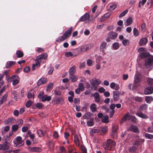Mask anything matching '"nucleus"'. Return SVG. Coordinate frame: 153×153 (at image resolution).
Returning a JSON list of instances; mask_svg holds the SVG:
<instances>
[{
	"label": "nucleus",
	"mask_w": 153,
	"mask_h": 153,
	"mask_svg": "<svg viewBox=\"0 0 153 153\" xmlns=\"http://www.w3.org/2000/svg\"><path fill=\"white\" fill-rule=\"evenodd\" d=\"M18 126L17 125H13L12 127V130L13 131H16L18 130Z\"/></svg>",
	"instance_id": "37"
},
{
	"label": "nucleus",
	"mask_w": 153,
	"mask_h": 153,
	"mask_svg": "<svg viewBox=\"0 0 153 153\" xmlns=\"http://www.w3.org/2000/svg\"><path fill=\"white\" fill-rule=\"evenodd\" d=\"M93 118H91L87 122V124L88 126H91L94 125V122L93 121Z\"/></svg>",
	"instance_id": "29"
},
{
	"label": "nucleus",
	"mask_w": 153,
	"mask_h": 153,
	"mask_svg": "<svg viewBox=\"0 0 153 153\" xmlns=\"http://www.w3.org/2000/svg\"><path fill=\"white\" fill-rule=\"evenodd\" d=\"M60 151L62 153H65V149L64 146L62 147L60 149Z\"/></svg>",
	"instance_id": "64"
},
{
	"label": "nucleus",
	"mask_w": 153,
	"mask_h": 153,
	"mask_svg": "<svg viewBox=\"0 0 153 153\" xmlns=\"http://www.w3.org/2000/svg\"><path fill=\"white\" fill-rule=\"evenodd\" d=\"M136 114L140 117L143 118V113L141 112H139L137 113Z\"/></svg>",
	"instance_id": "55"
},
{
	"label": "nucleus",
	"mask_w": 153,
	"mask_h": 153,
	"mask_svg": "<svg viewBox=\"0 0 153 153\" xmlns=\"http://www.w3.org/2000/svg\"><path fill=\"white\" fill-rule=\"evenodd\" d=\"M31 105V102L30 100H28L26 103V106L27 108L30 107Z\"/></svg>",
	"instance_id": "46"
},
{
	"label": "nucleus",
	"mask_w": 153,
	"mask_h": 153,
	"mask_svg": "<svg viewBox=\"0 0 153 153\" xmlns=\"http://www.w3.org/2000/svg\"><path fill=\"white\" fill-rule=\"evenodd\" d=\"M81 91H83L84 89V86L82 83H79V87L78 88Z\"/></svg>",
	"instance_id": "38"
},
{
	"label": "nucleus",
	"mask_w": 153,
	"mask_h": 153,
	"mask_svg": "<svg viewBox=\"0 0 153 153\" xmlns=\"http://www.w3.org/2000/svg\"><path fill=\"white\" fill-rule=\"evenodd\" d=\"M117 5L115 4H113L110 6L109 10L110 11L112 10L116 7Z\"/></svg>",
	"instance_id": "42"
},
{
	"label": "nucleus",
	"mask_w": 153,
	"mask_h": 153,
	"mask_svg": "<svg viewBox=\"0 0 153 153\" xmlns=\"http://www.w3.org/2000/svg\"><path fill=\"white\" fill-rule=\"evenodd\" d=\"M37 133L39 136H41L43 135V131L41 130H38L37 131Z\"/></svg>",
	"instance_id": "51"
},
{
	"label": "nucleus",
	"mask_w": 153,
	"mask_h": 153,
	"mask_svg": "<svg viewBox=\"0 0 153 153\" xmlns=\"http://www.w3.org/2000/svg\"><path fill=\"white\" fill-rule=\"evenodd\" d=\"M56 103L61 104H63L64 102L63 99L62 97H60L57 98L56 100Z\"/></svg>",
	"instance_id": "33"
},
{
	"label": "nucleus",
	"mask_w": 153,
	"mask_h": 153,
	"mask_svg": "<svg viewBox=\"0 0 153 153\" xmlns=\"http://www.w3.org/2000/svg\"><path fill=\"white\" fill-rule=\"evenodd\" d=\"M138 51L139 53L137 59L138 61H139L140 59L143 58V48H140L138 49Z\"/></svg>",
	"instance_id": "11"
},
{
	"label": "nucleus",
	"mask_w": 153,
	"mask_h": 153,
	"mask_svg": "<svg viewBox=\"0 0 153 153\" xmlns=\"http://www.w3.org/2000/svg\"><path fill=\"white\" fill-rule=\"evenodd\" d=\"M16 121V120L13 118H8L5 120L4 121V123L6 125L11 124L14 123Z\"/></svg>",
	"instance_id": "16"
},
{
	"label": "nucleus",
	"mask_w": 153,
	"mask_h": 153,
	"mask_svg": "<svg viewBox=\"0 0 153 153\" xmlns=\"http://www.w3.org/2000/svg\"><path fill=\"white\" fill-rule=\"evenodd\" d=\"M128 130L135 133L137 132L138 131V128L134 125L131 126Z\"/></svg>",
	"instance_id": "21"
},
{
	"label": "nucleus",
	"mask_w": 153,
	"mask_h": 153,
	"mask_svg": "<svg viewBox=\"0 0 153 153\" xmlns=\"http://www.w3.org/2000/svg\"><path fill=\"white\" fill-rule=\"evenodd\" d=\"M81 149L83 153H87V149L85 147L82 146Z\"/></svg>",
	"instance_id": "60"
},
{
	"label": "nucleus",
	"mask_w": 153,
	"mask_h": 153,
	"mask_svg": "<svg viewBox=\"0 0 153 153\" xmlns=\"http://www.w3.org/2000/svg\"><path fill=\"white\" fill-rule=\"evenodd\" d=\"M43 102L45 101H49L51 99V97L50 96H47L46 95H44L41 99Z\"/></svg>",
	"instance_id": "25"
},
{
	"label": "nucleus",
	"mask_w": 153,
	"mask_h": 153,
	"mask_svg": "<svg viewBox=\"0 0 153 153\" xmlns=\"http://www.w3.org/2000/svg\"><path fill=\"white\" fill-rule=\"evenodd\" d=\"M120 92H119L118 91H113V99L115 100H117L119 98V96Z\"/></svg>",
	"instance_id": "13"
},
{
	"label": "nucleus",
	"mask_w": 153,
	"mask_h": 153,
	"mask_svg": "<svg viewBox=\"0 0 153 153\" xmlns=\"http://www.w3.org/2000/svg\"><path fill=\"white\" fill-rule=\"evenodd\" d=\"M15 62H13L12 61H8L7 62L6 65V68H8L11 66L13 65L15 63Z\"/></svg>",
	"instance_id": "34"
},
{
	"label": "nucleus",
	"mask_w": 153,
	"mask_h": 153,
	"mask_svg": "<svg viewBox=\"0 0 153 153\" xmlns=\"http://www.w3.org/2000/svg\"><path fill=\"white\" fill-rule=\"evenodd\" d=\"M73 28L72 27L69 28L65 32L63 35L59 36L57 39L56 41L58 42H61L64 41L68 38L69 37L72 33Z\"/></svg>",
	"instance_id": "4"
},
{
	"label": "nucleus",
	"mask_w": 153,
	"mask_h": 153,
	"mask_svg": "<svg viewBox=\"0 0 153 153\" xmlns=\"http://www.w3.org/2000/svg\"><path fill=\"white\" fill-rule=\"evenodd\" d=\"M65 55L66 57H69L72 56L73 54L71 52L69 51L65 53Z\"/></svg>",
	"instance_id": "48"
},
{
	"label": "nucleus",
	"mask_w": 153,
	"mask_h": 153,
	"mask_svg": "<svg viewBox=\"0 0 153 153\" xmlns=\"http://www.w3.org/2000/svg\"><path fill=\"white\" fill-rule=\"evenodd\" d=\"M47 57V55L46 53H44L39 55L37 57V59H45Z\"/></svg>",
	"instance_id": "28"
},
{
	"label": "nucleus",
	"mask_w": 153,
	"mask_h": 153,
	"mask_svg": "<svg viewBox=\"0 0 153 153\" xmlns=\"http://www.w3.org/2000/svg\"><path fill=\"white\" fill-rule=\"evenodd\" d=\"M8 81L9 82H12L13 85H16L19 82V78L17 75H13L9 78Z\"/></svg>",
	"instance_id": "8"
},
{
	"label": "nucleus",
	"mask_w": 153,
	"mask_h": 153,
	"mask_svg": "<svg viewBox=\"0 0 153 153\" xmlns=\"http://www.w3.org/2000/svg\"><path fill=\"white\" fill-rule=\"evenodd\" d=\"M148 84L151 85L153 84V79H149L147 81Z\"/></svg>",
	"instance_id": "53"
},
{
	"label": "nucleus",
	"mask_w": 153,
	"mask_h": 153,
	"mask_svg": "<svg viewBox=\"0 0 153 153\" xmlns=\"http://www.w3.org/2000/svg\"><path fill=\"white\" fill-rule=\"evenodd\" d=\"M27 97L28 99H30L32 98H33V99H34V95L32 93L30 92H28L27 95Z\"/></svg>",
	"instance_id": "44"
},
{
	"label": "nucleus",
	"mask_w": 153,
	"mask_h": 153,
	"mask_svg": "<svg viewBox=\"0 0 153 153\" xmlns=\"http://www.w3.org/2000/svg\"><path fill=\"white\" fill-rule=\"evenodd\" d=\"M132 22V19L131 18H128L126 20L125 25L126 26H128L131 24Z\"/></svg>",
	"instance_id": "32"
},
{
	"label": "nucleus",
	"mask_w": 153,
	"mask_h": 153,
	"mask_svg": "<svg viewBox=\"0 0 153 153\" xmlns=\"http://www.w3.org/2000/svg\"><path fill=\"white\" fill-rule=\"evenodd\" d=\"M153 93V88L151 86L147 87L144 91V94H149Z\"/></svg>",
	"instance_id": "12"
},
{
	"label": "nucleus",
	"mask_w": 153,
	"mask_h": 153,
	"mask_svg": "<svg viewBox=\"0 0 153 153\" xmlns=\"http://www.w3.org/2000/svg\"><path fill=\"white\" fill-rule=\"evenodd\" d=\"M93 96L94 97V98H98L100 97V95L98 92H96L94 93L93 94Z\"/></svg>",
	"instance_id": "54"
},
{
	"label": "nucleus",
	"mask_w": 153,
	"mask_h": 153,
	"mask_svg": "<svg viewBox=\"0 0 153 153\" xmlns=\"http://www.w3.org/2000/svg\"><path fill=\"white\" fill-rule=\"evenodd\" d=\"M127 120V117L126 116V114L123 117V118L121 120L120 123L122 124L123 122L125 120Z\"/></svg>",
	"instance_id": "52"
},
{
	"label": "nucleus",
	"mask_w": 153,
	"mask_h": 153,
	"mask_svg": "<svg viewBox=\"0 0 153 153\" xmlns=\"http://www.w3.org/2000/svg\"><path fill=\"white\" fill-rule=\"evenodd\" d=\"M133 34L135 36H137L139 35V32L138 30L136 28H134L133 30Z\"/></svg>",
	"instance_id": "39"
},
{
	"label": "nucleus",
	"mask_w": 153,
	"mask_h": 153,
	"mask_svg": "<svg viewBox=\"0 0 153 153\" xmlns=\"http://www.w3.org/2000/svg\"><path fill=\"white\" fill-rule=\"evenodd\" d=\"M44 93L43 92H40L38 95V97L39 99H41L42 98V97L44 96Z\"/></svg>",
	"instance_id": "50"
},
{
	"label": "nucleus",
	"mask_w": 153,
	"mask_h": 153,
	"mask_svg": "<svg viewBox=\"0 0 153 153\" xmlns=\"http://www.w3.org/2000/svg\"><path fill=\"white\" fill-rule=\"evenodd\" d=\"M93 116V114L90 112L86 113L82 116L83 119H90Z\"/></svg>",
	"instance_id": "17"
},
{
	"label": "nucleus",
	"mask_w": 153,
	"mask_h": 153,
	"mask_svg": "<svg viewBox=\"0 0 153 153\" xmlns=\"http://www.w3.org/2000/svg\"><path fill=\"white\" fill-rule=\"evenodd\" d=\"M12 148L10 147L8 144L0 145V150H3L5 152H7V153H17L20 150L19 149L13 150H12Z\"/></svg>",
	"instance_id": "5"
},
{
	"label": "nucleus",
	"mask_w": 153,
	"mask_h": 153,
	"mask_svg": "<svg viewBox=\"0 0 153 153\" xmlns=\"http://www.w3.org/2000/svg\"><path fill=\"white\" fill-rule=\"evenodd\" d=\"M106 43L105 42H102L101 43L100 45V50L102 51H103L104 49L106 48Z\"/></svg>",
	"instance_id": "31"
},
{
	"label": "nucleus",
	"mask_w": 153,
	"mask_h": 153,
	"mask_svg": "<svg viewBox=\"0 0 153 153\" xmlns=\"http://www.w3.org/2000/svg\"><path fill=\"white\" fill-rule=\"evenodd\" d=\"M76 70V67L75 66L73 65L69 69L68 72L69 75L74 74Z\"/></svg>",
	"instance_id": "19"
},
{
	"label": "nucleus",
	"mask_w": 153,
	"mask_h": 153,
	"mask_svg": "<svg viewBox=\"0 0 153 153\" xmlns=\"http://www.w3.org/2000/svg\"><path fill=\"white\" fill-rule=\"evenodd\" d=\"M90 18V15L88 13H86L84 15L82 16L80 19L81 21H84L86 20H88Z\"/></svg>",
	"instance_id": "18"
},
{
	"label": "nucleus",
	"mask_w": 153,
	"mask_h": 153,
	"mask_svg": "<svg viewBox=\"0 0 153 153\" xmlns=\"http://www.w3.org/2000/svg\"><path fill=\"white\" fill-rule=\"evenodd\" d=\"M116 145L115 142L112 140L108 139L107 140V143H103V147L105 150H114Z\"/></svg>",
	"instance_id": "3"
},
{
	"label": "nucleus",
	"mask_w": 153,
	"mask_h": 153,
	"mask_svg": "<svg viewBox=\"0 0 153 153\" xmlns=\"http://www.w3.org/2000/svg\"><path fill=\"white\" fill-rule=\"evenodd\" d=\"M113 46L114 49H117L119 47V44L117 42H115L113 44Z\"/></svg>",
	"instance_id": "40"
},
{
	"label": "nucleus",
	"mask_w": 153,
	"mask_h": 153,
	"mask_svg": "<svg viewBox=\"0 0 153 153\" xmlns=\"http://www.w3.org/2000/svg\"><path fill=\"white\" fill-rule=\"evenodd\" d=\"M89 49V48L87 45H83L80 47V51L81 52L86 51Z\"/></svg>",
	"instance_id": "23"
},
{
	"label": "nucleus",
	"mask_w": 153,
	"mask_h": 153,
	"mask_svg": "<svg viewBox=\"0 0 153 153\" xmlns=\"http://www.w3.org/2000/svg\"><path fill=\"white\" fill-rule=\"evenodd\" d=\"M97 105L94 103H92L91 104L90 106L91 111L93 113H94L97 110Z\"/></svg>",
	"instance_id": "22"
},
{
	"label": "nucleus",
	"mask_w": 153,
	"mask_h": 153,
	"mask_svg": "<svg viewBox=\"0 0 153 153\" xmlns=\"http://www.w3.org/2000/svg\"><path fill=\"white\" fill-rule=\"evenodd\" d=\"M108 115L103 116L101 118L102 121L103 123H107L108 122Z\"/></svg>",
	"instance_id": "30"
},
{
	"label": "nucleus",
	"mask_w": 153,
	"mask_h": 153,
	"mask_svg": "<svg viewBox=\"0 0 153 153\" xmlns=\"http://www.w3.org/2000/svg\"><path fill=\"white\" fill-rule=\"evenodd\" d=\"M7 94H5L2 98V99L4 102L5 101L7 100Z\"/></svg>",
	"instance_id": "62"
},
{
	"label": "nucleus",
	"mask_w": 153,
	"mask_h": 153,
	"mask_svg": "<svg viewBox=\"0 0 153 153\" xmlns=\"http://www.w3.org/2000/svg\"><path fill=\"white\" fill-rule=\"evenodd\" d=\"M116 84L114 82H112L111 83L110 86L111 88L114 89V87L116 86Z\"/></svg>",
	"instance_id": "63"
},
{
	"label": "nucleus",
	"mask_w": 153,
	"mask_h": 153,
	"mask_svg": "<svg viewBox=\"0 0 153 153\" xmlns=\"http://www.w3.org/2000/svg\"><path fill=\"white\" fill-rule=\"evenodd\" d=\"M122 43L125 46H128L129 45V41L128 39H124L123 40Z\"/></svg>",
	"instance_id": "35"
},
{
	"label": "nucleus",
	"mask_w": 153,
	"mask_h": 153,
	"mask_svg": "<svg viewBox=\"0 0 153 153\" xmlns=\"http://www.w3.org/2000/svg\"><path fill=\"white\" fill-rule=\"evenodd\" d=\"M30 68L29 67H26L24 69V71L25 73H27L29 71Z\"/></svg>",
	"instance_id": "59"
},
{
	"label": "nucleus",
	"mask_w": 153,
	"mask_h": 153,
	"mask_svg": "<svg viewBox=\"0 0 153 153\" xmlns=\"http://www.w3.org/2000/svg\"><path fill=\"white\" fill-rule=\"evenodd\" d=\"M69 78L72 82H76L77 79V76L74 74L69 75Z\"/></svg>",
	"instance_id": "20"
},
{
	"label": "nucleus",
	"mask_w": 153,
	"mask_h": 153,
	"mask_svg": "<svg viewBox=\"0 0 153 153\" xmlns=\"http://www.w3.org/2000/svg\"><path fill=\"white\" fill-rule=\"evenodd\" d=\"M144 60L145 67L147 68H150L153 64V56L149 53L144 51Z\"/></svg>",
	"instance_id": "2"
},
{
	"label": "nucleus",
	"mask_w": 153,
	"mask_h": 153,
	"mask_svg": "<svg viewBox=\"0 0 153 153\" xmlns=\"http://www.w3.org/2000/svg\"><path fill=\"white\" fill-rule=\"evenodd\" d=\"M39 59H37V57H36V60H35V65H36L37 67L39 66L40 64V62L39 61Z\"/></svg>",
	"instance_id": "56"
},
{
	"label": "nucleus",
	"mask_w": 153,
	"mask_h": 153,
	"mask_svg": "<svg viewBox=\"0 0 153 153\" xmlns=\"http://www.w3.org/2000/svg\"><path fill=\"white\" fill-rule=\"evenodd\" d=\"M126 116L127 117V120H130L134 123H135L137 122V119L135 117L130 115L128 113L126 114Z\"/></svg>",
	"instance_id": "10"
},
{
	"label": "nucleus",
	"mask_w": 153,
	"mask_h": 153,
	"mask_svg": "<svg viewBox=\"0 0 153 153\" xmlns=\"http://www.w3.org/2000/svg\"><path fill=\"white\" fill-rule=\"evenodd\" d=\"M143 68L138 67L137 68V71L139 73L136 74L134 77L133 82V85L132 83H130L128 85V89L131 90L139 88L141 85V81L142 80L143 75L141 74L143 71Z\"/></svg>",
	"instance_id": "1"
},
{
	"label": "nucleus",
	"mask_w": 153,
	"mask_h": 153,
	"mask_svg": "<svg viewBox=\"0 0 153 153\" xmlns=\"http://www.w3.org/2000/svg\"><path fill=\"white\" fill-rule=\"evenodd\" d=\"M53 83L52 82L50 83L49 84L46 90L47 91H48L51 90L53 88Z\"/></svg>",
	"instance_id": "36"
},
{
	"label": "nucleus",
	"mask_w": 153,
	"mask_h": 153,
	"mask_svg": "<svg viewBox=\"0 0 153 153\" xmlns=\"http://www.w3.org/2000/svg\"><path fill=\"white\" fill-rule=\"evenodd\" d=\"M99 130L98 129H94L91 130L90 131V134L91 136L93 135V133H97L99 132Z\"/></svg>",
	"instance_id": "43"
},
{
	"label": "nucleus",
	"mask_w": 153,
	"mask_h": 153,
	"mask_svg": "<svg viewBox=\"0 0 153 153\" xmlns=\"http://www.w3.org/2000/svg\"><path fill=\"white\" fill-rule=\"evenodd\" d=\"M90 82L92 86L91 87V89L93 90L94 89V90H96L97 88L95 86L100 84L101 82V81L99 79L95 78L91 79L90 80Z\"/></svg>",
	"instance_id": "7"
},
{
	"label": "nucleus",
	"mask_w": 153,
	"mask_h": 153,
	"mask_svg": "<svg viewBox=\"0 0 153 153\" xmlns=\"http://www.w3.org/2000/svg\"><path fill=\"white\" fill-rule=\"evenodd\" d=\"M28 151L31 152H41L42 149L38 147H29L28 148Z\"/></svg>",
	"instance_id": "9"
},
{
	"label": "nucleus",
	"mask_w": 153,
	"mask_h": 153,
	"mask_svg": "<svg viewBox=\"0 0 153 153\" xmlns=\"http://www.w3.org/2000/svg\"><path fill=\"white\" fill-rule=\"evenodd\" d=\"M17 57L20 58L24 56L23 53L20 50L17 51L16 53Z\"/></svg>",
	"instance_id": "27"
},
{
	"label": "nucleus",
	"mask_w": 153,
	"mask_h": 153,
	"mask_svg": "<svg viewBox=\"0 0 153 153\" xmlns=\"http://www.w3.org/2000/svg\"><path fill=\"white\" fill-rule=\"evenodd\" d=\"M47 79L46 78L42 77L37 82V85L40 86L42 84L45 83L47 82Z\"/></svg>",
	"instance_id": "14"
},
{
	"label": "nucleus",
	"mask_w": 153,
	"mask_h": 153,
	"mask_svg": "<svg viewBox=\"0 0 153 153\" xmlns=\"http://www.w3.org/2000/svg\"><path fill=\"white\" fill-rule=\"evenodd\" d=\"M16 123L18 126L22 125L23 123V120L22 119H19L16 121Z\"/></svg>",
	"instance_id": "47"
},
{
	"label": "nucleus",
	"mask_w": 153,
	"mask_h": 153,
	"mask_svg": "<svg viewBox=\"0 0 153 153\" xmlns=\"http://www.w3.org/2000/svg\"><path fill=\"white\" fill-rule=\"evenodd\" d=\"M54 92L55 94L57 96H60L61 94L60 91L59 90H55L54 91Z\"/></svg>",
	"instance_id": "49"
},
{
	"label": "nucleus",
	"mask_w": 153,
	"mask_h": 153,
	"mask_svg": "<svg viewBox=\"0 0 153 153\" xmlns=\"http://www.w3.org/2000/svg\"><path fill=\"white\" fill-rule=\"evenodd\" d=\"M53 136L55 138H57L59 136L58 132L56 131L54 132Z\"/></svg>",
	"instance_id": "61"
},
{
	"label": "nucleus",
	"mask_w": 153,
	"mask_h": 153,
	"mask_svg": "<svg viewBox=\"0 0 153 153\" xmlns=\"http://www.w3.org/2000/svg\"><path fill=\"white\" fill-rule=\"evenodd\" d=\"M108 36L112 39H114L117 36V34L114 32H111L108 34Z\"/></svg>",
	"instance_id": "15"
},
{
	"label": "nucleus",
	"mask_w": 153,
	"mask_h": 153,
	"mask_svg": "<svg viewBox=\"0 0 153 153\" xmlns=\"http://www.w3.org/2000/svg\"><path fill=\"white\" fill-rule=\"evenodd\" d=\"M153 100V98L152 96H146L145 101L146 102L150 103Z\"/></svg>",
	"instance_id": "26"
},
{
	"label": "nucleus",
	"mask_w": 153,
	"mask_h": 153,
	"mask_svg": "<svg viewBox=\"0 0 153 153\" xmlns=\"http://www.w3.org/2000/svg\"><path fill=\"white\" fill-rule=\"evenodd\" d=\"M105 91V89L103 87H101L98 90V91L100 93H102Z\"/></svg>",
	"instance_id": "58"
},
{
	"label": "nucleus",
	"mask_w": 153,
	"mask_h": 153,
	"mask_svg": "<svg viewBox=\"0 0 153 153\" xmlns=\"http://www.w3.org/2000/svg\"><path fill=\"white\" fill-rule=\"evenodd\" d=\"M128 10L127 9L122 12L119 15V17L120 18L124 16L128 12Z\"/></svg>",
	"instance_id": "41"
},
{
	"label": "nucleus",
	"mask_w": 153,
	"mask_h": 153,
	"mask_svg": "<svg viewBox=\"0 0 153 153\" xmlns=\"http://www.w3.org/2000/svg\"><path fill=\"white\" fill-rule=\"evenodd\" d=\"M145 136L147 138L149 139H152L153 138V136L149 134H146L145 135Z\"/></svg>",
	"instance_id": "45"
},
{
	"label": "nucleus",
	"mask_w": 153,
	"mask_h": 153,
	"mask_svg": "<svg viewBox=\"0 0 153 153\" xmlns=\"http://www.w3.org/2000/svg\"><path fill=\"white\" fill-rule=\"evenodd\" d=\"M14 146L16 147H19L22 146L24 143V142L22 140V137L18 136L16 137L15 140L13 141Z\"/></svg>",
	"instance_id": "6"
},
{
	"label": "nucleus",
	"mask_w": 153,
	"mask_h": 153,
	"mask_svg": "<svg viewBox=\"0 0 153 153\" xmlns=\"http://www.w3.org/2000/svg\"><path fill=\"white\" fill-rule=\"evenodd\" d=\"M74 141L76 145L77 146H79V136L77 134L74 135Z\"/></svg>",
	"instance_id": "24"
},
{
	"label": "nucleus",
	"mask_w": 153,
	"mask_h": 153,
	"mask_svg": "<svg viewBox=\"0 0 153 153\" xmlns=\"http://www.w3.org/2000/svg\"><path fill=\"white\" fill-rule=\"evenodd\" d=\"M136 150V148L135 146H132L129 149V151L131 152H134Z\"/></svg>",
	"instance_id": "57"
}]
</instances>
